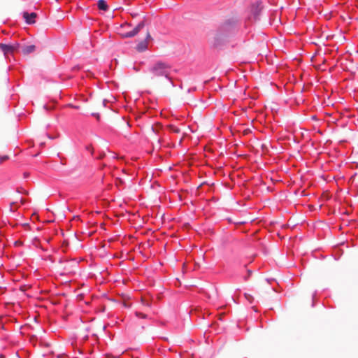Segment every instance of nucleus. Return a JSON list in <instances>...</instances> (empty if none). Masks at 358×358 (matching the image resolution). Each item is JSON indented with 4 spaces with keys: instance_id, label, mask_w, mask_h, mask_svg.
<instances>
[{
    "instance_id": "1",
    "label": "nucleus",
    "mask_w": 358,
    "mask_h": 358,
    "mask_svg": "<svg viewBox=\"0 0 358 358\" xmlns=\"http://www.w3.org/2000/svg\"><path fill=\"white\" fill-rule=\"evenodd\" d=\"M170 69L171 66L169 64L162 61H157L149 67L148 71L152 74L153 77H165L173 84L169 76Z\"/></svg>"
},
{
    "instance_id": "2",
    "label": "nucleus",
    "mask_w": 358,
    "mask_h": 358,
    "mask_svg": "<svg viewBox=\"0 0 358 358\" xmlns=\"http://www.w3.org/2000/svg\"><path fill=\"white\" fill-rule=\"evenodd\" d=\"M236 28V22L234 20L229 19L226 20L224 23H222L218 31L223 33L224 36L227 38L234 32Z\"/></svg>"
},
{
    "instance_id": "3",
    "label": "nucleus",
    "mask_w": 358,
    "mask_h": 358,
    "mask_svg": "<svg viewBox=\"0 0 358 358\" xmlns=\"http://www.w3.org/2000/svg\"><path fill=\"white\" fill-rule=\"evenodd\" d=\"M145 21L142 20L132 30L126 32H121L120 33V35L123 38H133L139 33V31L145 27Z\"/></svg>"
},
{
    "instance_id": "4",
    "label": "nucleus",
    "mask_w": 358,
    "mask_h": 358,
    "mask_svg": "<svg viewBox=\"0 0 358 358\" xmlns=\"http://www.w3.org/2000/svg\"><path fill=\"white\" fill-rule=\"evenodd\" d=\"M19 47V43L5 44L0 43V49L3 52L4 55H6L9 53H13L14 51L17 50Z\"/></svg>"
},
{
    "instance_id": "5",
    "label": "nucleus",
    "mask_w": 358,
    "mask_h": 358,
    "mask_svg": "<svg viewBox=\"0 0 358 358\" xmlns=\"http://www.w3.org/2000/svg\"><path fill=\"white\" fill-rule=\"evenodd\" d=\"M227 37L224 34L217 30L213 41V46L218 48L222 46L227 41Z\"/></svg>"
},
{
    "instance_id": "6",
    "label": "nucleus",
    "mask_w": 358,
    "mask_h": 358,
    "mask_svg": "<svg viewBox=\"0 0 358 358\" xmlns=\"http://www.w3.org/2000/svg\"><path fill=\"white\" fill-rule=\"evenodd\" d=\"M262 3L261 1H256L252 5L251 13L255 20H259V15L262 10Z\"/></svg>"
},
{
    "instance_id": "7",
    "label": "nucleus",
    "mask_w": 358,
    "mask_h": 358,
    "mask_svg": "<svg viewBox=\"0 0 358 358\" xmlns=\"http://www.w3.org/2000/svg\"><path fill=\"white\" fill-rule=\"evenodd\" d=\"M37 15L34 12L29 13L27 11L23 12V18L25 22L28 24H32L35 23V18Z\"/></svg>"
},
{
    "instance_id": "8",
    "label": "nucleus",
    "mask_w": 358,
    "mask_h": 358,
    "mask_svg": "<svg viewBox=\"0 0 358 358\" xmlns=\"http://www.w3.org/2000/svg\"><path fill=\"white\" fill-rule=\"evenodd\" d=\"M136 50L139 52H143L148 50V42L146 40H143L138 43L136 46Z\"/></svg>"
},
{
    "instance_id": "9",
    "label": "nucleus",
    "mask_w": 358,
    "mask_h": 358,
    "mask_svg": "<svg viewBox=\"0 0 358 358\" xmlns=\"http://www.w3.org/2000/svg\"><path fill=\"white\" fill-rule=\"evenodd\" d=\"M35 49L36 46L34 45H24L22 48V52L24 55H28L33 52Z\"/></svg>"
},
{
    "instance_id": "10",
    "label": "nucleus",
    "mask_w": 358,
    "mask_h": 358,
    "mask_svg": "<svg viewBox=\"0 0 358 358\" xmlns=\"http://www.w3.org/2000/svg\"><path fill=\"white\" fill-rule=\"evenodd\" d=\"M97 7L99 10L106 11L108 9V6L105 0H99L97 2Z\"/></svg>"
},
{
    "instance_id": "11",
    "label": "nucleus",
    "mask_w": 358,
    "mask_h": 358,
    "mask_svg": "<svg viewBox=\"0 0 358 358\" xmlns=\"http://www.w3.org/2000/svg\"><path fill=\"white\" fill-rule=\"evenodd\" d=\"M135 315L138 317V318H142V319H147L148 318V315L145 314V313H143L141 312H138V311H136L135 312Z\"/></svg>"
},
{
    "instance_id": "12",
    "label": "nucleus",
    "mask_w": 358,
    "mask_h": 358,
    "mask_svg": "<svg viewBox=\"0 0 358 358\" xmlns=\"http://www.w3.org/2000/svg\"><path fill=\"white\" fill-rule=\"evenodd\" d=\"M252 273V270L247 269V274L243 276L244 281H248L249 280V278H250Z\"/></svg>"
},
{
    "instance_id": "13",
    "label": "nucleus",
    "mask_w": 358,
    "mask_h": 358,
    "mask_svg": "<svg viewBox=\"0 0 358 358\" xmlns=\"http://www.w3.org/2000/svg\"><path fill=\"white\" fill-rule=\"evenodd\" d=\"M141 303L143 305L148 306V307H150L151 304H152V303L150 301L145 300L143 298L141 299Z\"/></svg>"
},
{
    "instance_id": "14",
    "label": "nucleus",
    "mask_w": 358,
    "mask_h": 358,
    "mask_svg": "<svg viewBox=\"0 0 358 358\" xmlns=\"http://www.w3.org/2000/svg\"><path fill=\"white\" fill-rule=\"evenodd\" d=\"M316 296H317V291H315L314 293L312 294V300H313L312 307H314L315 305V300Z\"/></svg>"
},
{
    "instance_id": "15",
    "label": "nucleus",
    "mask_w": 358,
    "mask_h": 358,
    "mask_svg": "<svg viewBox=\"0 0 358 358\" xmlns=\"http://www.w3.org/2000/svg\"><path fill=\"white\" fill-rule=\"evenodd\" d=\"M131 27V24L130 23H127V22H124L123 24H122L120 25V28L121 29H124V28H127V27Z\"/></svg>"
},
{
    "instance_id": "16",
    "label": "nucleus",
    "mask_w": 358,
    "mask_h": 358,
    "mask_svg": "<svg viewBox=\"0 0 358 358\" xmlns=\"http://www.w3.org/2000/svg\"><path fill=\"white\" fill-rule=\"evenodd\" d=\"M17 203V201H13V202L10 203V211H12V212L15 211V209L13 208V206H15Z\"/></svg>"
},
{
    "instance_id": "17",
    "label": "nucleus",
    "mask_w": 358,
    "mask_h": 358,
    "mask_svg": "<svg viewBox=\"0 0 358 358\" xmlns=\"http://www.w3.org/2000/svg\"><path fill=\"white\" fill-rule=\"evenodd\" d=\"M152 39V37H151V35L150 34L148 31L147 34H146V37L144 40H146V42H148V40H150Z\"/></svg>"
},
{
    "instance_id": "18",
    "label": "nucleus",
    "mask_w": 358,
    "mask_h": 358,
    "mask_svg": "<svg viewBox=\"0 0 358 358\" xmlns=\"http://www.w3.org/2000/svg\"><path fill=\"white\" fill-rule=\"evenodd\" d=\"M195 90H196V87H190V88H189V89L187 90V92H188V93H190V92H194V91H195Z\"/></svg>"
},
{
    "instance_id": "19",
    "label": "nucleus",
    "mask_w": 358,
    "mask_h": 358,
    "mask_svg": "<svg viewBox=\"0 0 358 358\" xmlns=\"http://www.w3.org/2000/svg\"><path fill=\"white\" fill-rule=\"evenodd\" d=\"M172 131L175 133H179L180 132V129L177 128V127H173Z\"/></svg>"
},
{
    "instance_id": "20",
    "label": "nucleus",
    "mask_w": 358,
    "mask_h": 358,
    "mask_svg": "<svg viewBox=\"0 0 358 358\" xmlns=\"http://www.w3.org/2000/svg\"><path fill=\"white\" fill-rule=\"evenodd\" d=\"M20 200L21 204H24V203L25 201H24V199L22 197H20Z\"/></svg>"
},
{
    "instance_id": "21",
    "label": "nucleus",
    "mask_w": 358,
    "mask_h": 358,
    "mask_svg": "<svg viewBox=\"0 0 358 358\" xmlns=\"http://www.w3.org/2000/svg\"><path fill=\"white\" fill-rule=\"evenodd\" d=\"M92 115H94V117H96V116H99V114L98 113H92Z\"/></svg>"
},
{
    "instance_id": "22",
    "label": "nucleus",
    "mask_w": 358,
    "mask_h": 358,
    "mask_svg": "<svg viewBox=\"0 0 358 358\" xmlns=\"http://www.w3.org/2000/svg\"><path fill=\"white\" fill-rule=\"evenodd\" d=\"M92 115H94V117H96V116H99V114L98 113H92Z\"/></svg>"
},
{
    "instance_id": "23",
    "label": "nucleus",
    "mask_w": 358,
    "mask_h": 358,
    "mask_svg": "<svg viewBox=\"0 0 358 358\" xmlns=\"http://www.w3.org/2000/svg\"><path fill=\"white\" fill-rule=\"evenodd\" d=\"M106 102H107L106 99H104V100L103 101V105H104V106H106Z\"/></svg>"
},
{
    "instance_id": "24",
    "label": "nucleus",
    "mask_w": 358,
    "mask_h": 358,
    "mask_svg": "<svg viewBox=\"0 0 358 358\" xmlns=\"http://www.w3.org/2000/svg\"><path fill=\"white\" fill-rule=\"evenodd\" d=\"M0 358H5V356L3 354L0 355Z\"/></svg>"
}]
</instances>
